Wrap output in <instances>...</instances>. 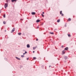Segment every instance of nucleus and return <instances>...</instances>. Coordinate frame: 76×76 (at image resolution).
<instances>
[{
    "label": "nucleus",
    "mask_w": 76,
    "mask_h": 76,
    "mask_svg": "<svg viewBox=\"0 0 76 76\" xmlns=\"http://www.w3.org/2000/svg\"><path fill=\"white\" fill-rule=\"evenodd\" d=\"M4 7H5V9H6V7H8V2L5 4Z\"/></svg>",
    "instance_id": "1"
},
{
    "label": "nucleus",
    "mask_w": 76,
    "mask_h": 76,
    "mask_svg": "<svg viewBox=\"0 0 76 76\" xmlns=\"http://www.w3.org/2000/svg\"><path fill=\"white\" fill-rule=\"evenodd\" d=\"M15 28H13L11 32V33H13L15 31Z\"/></svg>",
    "instance_id": "2"
},
{
    "label": "nucleus",
    "mask_w": 76,
    "mask_h": 76,
    "mask_svg": "<svg viewBox=\"0 0 76 76\" xmlns=\"http://www.w3.org/2000/svg\"><path fill=\"white\" fill-rule=\"evenodd\" d=\"M64 59H65V60H66L67 59V58H68V57L66 56H64Z\"/></svg>",
    "instance_id": "3"
},
{
    "label": "nucleus",
    "mask_w": 76,
    "mask_h": 76,
    "mask_svg": "<svg viewBox=\"0 0 76 76\" xmlns=\"http://www.w3.org/2000/svg\"><path fill=\"white\" fill-rule=\"evenodd\" d=\"M60 14L61 15V16H63L64 15L62 13V11H60Z\"/></svg>",
    "instance_id": "4"
},
{
    "label": "nucleus",
    "mask_w": 76,
    "mask_h": 76,
    "mask_svg": "<svg viewBox=\"0 0 76 76\" xmlns=\"http://www.w3.org/2000/svg\"><path fill=\"white\" fill-rule=\"evenodd\" d=\"M27 48H30V45L29 44H27Z\"/></svg>",
    "instance_id": "5"
},
{
    "label": "nucleus",
    "mask_w": 76,
    "mask_h": 76,
    "mask_svg": "<svg viewBox=\"0 0 76 76\" xmlns=\"http://www.w3.org/2000/svg\"><path fill=\"white\" fill-rule=\"evenodd\" d=\"M68 49H69V48H68V47H66L65 48L64 50H68Z\"/></svg>",
    "instance_id": "6"
},
{
    "label": "nucleus",
    "mask_w": 76,
    "mask_h": 76,
    "mask_svg": "<svg viewBox=\"0 0 76 76\" xmlns=\"http://www.w3.org/2000/svg\"><path fill=\"white\" fill-rule=\"evenodd\" d=\"M39 22H40V20H36V22H37V23Z\"/></svg>",
    "instance_id": "7"
},
{
    "label": "nucleus",
    "mask_w": 76,
    "mask_h": 76,
    "mask_svg": "<svg viewBox=\"0 0 76 76\" xmlns=\"http://www.w3.org/2000/svg\"><path fill=\"white\" fill-rule=\"evenodd\" d=\"M37 48V46H36L35 47H34L33 48V50H35L36 48Z\"/></svg>",
    "instance_id": "8"
},
{
    "label": "nucleus",
    "mask_w": 76,
    "mask_h": 76,
    "mask_svg": "<svg viewBox=\"0 0 76 76\" xmlns=\"http://www.w3.org/2000/svg\"><path fill=\"white\" fill-rule=\"evenodd\" d=\"M31 14H32V15H35V12H32L31 13Z\"/></svg>",
    "instance_id": "9"
},
{
    "label": "nucleus",
    "mask_w": 76,
    "mask_h": 76,
    "mask_svg": "<svg viewBox=\"0 0 76 76\" xmlns=\"http://www.w3.org/2000/svg\"><path fill=\"white\" fill-rule=\"evenodd\" d=\"M15 58L17 60H20V58H18V57H15Z\"/></svg>",
    "instance_id": "10"
},
{
    "label": "nucleus",
    "mask_w": 76,
    "mask_h": 76,
    "mask_svg": "<svg viewBox=\"0 0 76 76\" xmlns=\"http://www.w3.org/2000/svg\"><path fill=\"white\" fill-rule=\"evenodd\" d=\"M12 2H14V1H16V0H11Z\"/></svg>",
    "instance_id": "11"
},
{
    "label": "nucleus",
    "mask_w": 76,
    "mask_h": 76,
    "mask_svg": "<svg viewBox=\"0 0 76 76\" xmlns=\"http://www.w3.org/2000/svg\"><path fill=\"white\" fill-rule=\"evenodd\" d=\"M62 53H63V54H64L65 53V50H63Z\"/></svg>",
    "instance_id": "12"
},
{
    "label": "nucleus",
    "mask_w": 76,
    "mask_h": 76,
    "mask_svg": "<svg viewBox=\"0 0 76 76\" xmlns=\"http://www.w3.org/2000/svg\"><path fill=\"white\" fill-rule=\"evenodd\" d=\"M26 53H27V52H26V51H25V53H23V55H24L25 54H26Z\"/></svg>",
    "instance_id": "13"
},
{
    "label": "nucleus",
    "mask_w": 76,
    "mask_h": 76,
    "mask_svg": "<svg viewBox=\"0 0 76 76\" xmlns=\"http://www.w3.org/2000/svg\"><path fill=\"white\" fill-rule=\"evenodd\" d=\"M9 1H10V0H6V2H7V3H8V2H9Z\"/></svg>",
    "instance_id": "14"
},
{
    "label": "nucleus",
    "mask_w": 76,
    "mask_h": 76,
    "mask_svg": "<svg viewBox=\"0 0 76 76\" xmlns=\"http://www.w3.org/2000/svg\"><path fill=\"white\" fill-rule=\"evenodd\" d=\"M60 19H58V20H57V22H60Z\"/></svg>",
    "instance_id": "15"
},
{
    "label": "nucleus",
    "mask_w": 76,
    "mask_h": 76,
    "mask_svg": "<svg viewBox=\"0 0 76 76\" xmlns=\"http://www.w3.org/2000/svg\"><path fill=\"white\" fill-rule=\"evenodd\" d=\"M68 36L69 37H71L70 34H68Z\"/></svg>",
    "instance_id": "16"
},
{
    "label": "nucleus",
    "mask_w": 76,
    "mask_h": 76,
    "mask_svg": "<svg viewBox=\"0 0 76 76\" xmlns=\"http://www.w3.org/2000/svg\"><path fill=\"white\" fill-rule=\"evenodd\" d=\"M33 59H34V60H36V59H37V58H36V57H34Z\"/></svg>",
    "instance_id": "17"
},
{
    "label": "nucleus",
    "mask_w": 76,
    "mask_h": 76,
    "mask_svg": "<svg viewBox=\"0 0 76 76\" xmlns=\"http://www.w3.org/2000/svg\"><path fill=\"white\" fill-rule=\"evenodd\" d=\"M69 21H71V19L69 18V19L68 20Z\"/></svg>",
    "instance_id": "18"
},
{
    "label": "nucleus",
    "mask_w": 76,
    "mask_h": 76,
    "mask_svg": "<svg viewBox=\"0 0 76 76\" xmlns=\"http://www.w3.org/2000/svg\"><path fill=\"white\" fill-rule=\"evenodd\" d=\"M50 34H54V33L53 32H50Z\"/></svg>",
    "instance_id": "19"
},
{
    "label": "nucleus",
    "mask_w": 76,
    "mask_h": 76,
    "mask_svg": "<svg viewBox=\"0 0 76 76\" xmlns=\"http://www.w3.org/2000/svg\"><path fill=\"white\" fill-rule=\"evenodd\" d=\"M18 34L19 35H21V33H18Z\"/></svg>",
    "instance_id": "20"
},
{
    "label": "nucleus",
    "mask_w": 76,
    "mask_h": 76,
    "mask_svg": "<svg viewBox=\"0 0 76 76\" xmlns=\"http://www.w3.org/2000/svg\"><path fill=\"white\" fill-rule=\"evenodd\" d=\"M3 17H4V18H6V15H5V14H4V15Z\"/></svg>",
    "instance_id": "21"
},
{
    "label": "nucleus",
    "mask_w": 76,
    "mask_h": 76,
    "mask_svg": "<svg viewBox=\"0 0 76 76\" xmlns=\"http://www.w3.org/2000/svg\"><path fill=\"white\" fill-rule=\"evenodd\" d=\"M42 17H44V15L42 14Z\"/></svg>",
    "instance_id": "22"
},
{
    "label": "nucleus",
    "mask_w": 76,
    "mask_h": 76,
    "mask_svg": "<svg viewBox=\"0 0 76 76\" xmlns=\"http://www.w3.org/2000/svg\"><path fill=\"white\" fill-rule=\"evenodd\" d=\"M3 23L4 24H6V22L4 21L3 22Z\"/></svg>",
    "instance_id": "23"
},
{
    "label": "nucleus",
    "mask_w": 76,
    "mask_h": 76,
    "mask_svg": "<svg viewBox=\"0 0 76 76\" xmlns=\"http://www.w3.org/2000/svg\"><path fill=\"white\" fill-rule=\"evenodd\" d=\"M21 57H24V56H23V55H21Z\"/></svg>",
    "instance_id": "24"
},
{
    "label": "nucleus",
    "mask_w": 76,
    "mask_h": 76,
    "mask_svg": "<svg viewBox=\"0 0 76 76\" xmlns=\"http://www.w3.org/2000/svg\"><path fill=\"white\" fill-rule=\"evenodd\" d=\"M61 47H62V48H63V47H64V46H63V45H62Z\"/></svg>",
    "instance_id": "25"
},
{
    "label": "nucleus",
    "mask_w": 76,
    "mask_h": 76,
    "mask_svg": "<svg viewBox=\"0 0 76 76\" xmlns=\"http://www.w3.org/2000/svg\"><path fill=\"white\" fill-rule=\"evenodd\" d=\"M37 28L38 29V28H39V26H38L37 27Z\"/></svg>",
    "instance_id": "26"
},
{
    "label": "nucleus",
    "mask_w": 76,
    "mask_h": 76,
    "mask_svg": "<svg viewBox=\"0 0 76 76\" xmlns=\"http://www.w3.org/2000/svg\"><path fill=\"white\" fill-rule=\"evenodd\" d=\"M36 41H38V39H36Z\"/></svg>",
    "instance_id": "27"
},
{
    "label": "nucleus",
    "mask_w": 76,
    "mask_h": 76,
    "mask_svg": "<svg viewBox=\"0 0 76 76\" xmlns=\"http://www.w3.org/2000/svg\"><path fill=\"white\" fill-rule=\"evenodd\" d=\"M1 10H0V13H1Z\"/></svg>",
    "instance_id": "28"
},
{
    "label": "nucleus",
    "mask_w": 76,
    "mask_h": 76,
    "mask_svg": "<svg viewBox=\"0 0 76 76\" xmlns=\"http://www.w3.org/2000/svg\"><path fill=\"white\" fill-rule=\"evenodd\" d=\"M42 14H44V12H42Z\"/></svg>",
    "instance_id": "29"
},
{
    "label": "nucleus",
    "mask_w": 76,
    "mask_h": 76,
    "mask_svg": "<svg viewBox=\"0 0 76 76\" xmlns=\"http://www.w3.org/2000/svg\"><path fill=\"white\" fill-rule=\"evenodd\" d=\"M28 59H29V58H27V60H28Z\"/></svg>",
    "instance_id": "30"
},
{
    "label": "nucleus",
    "mask_w": 76,
    "mask_h": 76,
    "mask_svg": "<svg viewBox=\"0 0 76 76\" xmlns=\"http://www.w3.org/2000/svg\"><path fill=\"white\" fill-rule=\"evenodd\" d=\"M33 53H35V51H33Z\"/></svg>",
    "instance_id": "31"
},
{
    "label": "nucleus",
    "mask_w": 76,
    "mask_h": 76,
    "mask_svg": "<svg viewBox=\"0 0 76 76\" xmlns=\"http://www.w3.org/2000/svg\"><path fill=\"white\" fill-rule=\"evenodd\" d=\"M4 32H6V30H4Z\"/></svg>",
    "instance_id": "32"
},
{
    "label": "nucleus",
    "mask_w": 76,
    "mask_h": 76,
    "mask_svg": "<svg viewBox=\"0 0 76 76\" xmlns=\"http://www.w3.org/2000/svg\"><path fill=\"white\" fill-rule=\"evenodd\" d=\"M51 67V66H49V67Z\"/></svg>",
    "instance_id": "33"
},
{
    "label": "nucleus",
    "mask_w": 76,
    "mask_h": 76,
    "mask_svg": "<svg viewBox=\"0 0 76 76\" xmlns=\"http://www.w3.org/2000/svg\"><path fill=\"white\" fill-rule=\"evenodd\" d=\"M65 26H66V25H65Z\"/></svg>",
    "instance_id": "34"
},
{
    "label": "nucleus",
    "mask_w": 76,
    "mask_h": 76,
    "mask_svg": "<svg viewBox=\"0 0 76 76\" xmlns=\"http://www.w3.org/2000/svg\"><path fill=\"white\" fill-rule=\"evenodd\" d=\"M55 31H56V29H55Z\"/></svg>",
    "instance_id": "35"
},
{
    "label": "nucleus",
    "mask_w": 76,
    "mask_h": 76,
    "mask_svg": "<svg viewBox=\"0 0 76 76\" xmlns=\"http://www.w3.org/2000/svg\"><path fill=\"white\" fill-rule=\"evenodd\" d=\"M21 20H22V19H21Z\"/></svg>",
    "instance_id": "36"
}]
</instances>
